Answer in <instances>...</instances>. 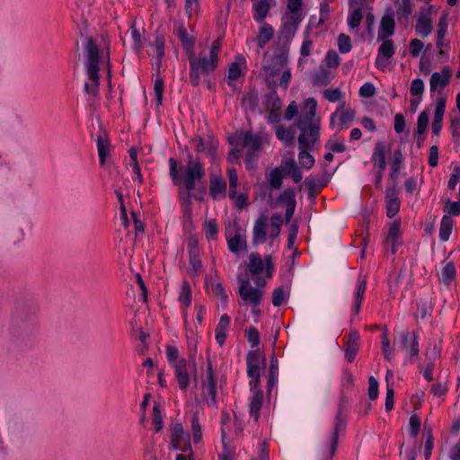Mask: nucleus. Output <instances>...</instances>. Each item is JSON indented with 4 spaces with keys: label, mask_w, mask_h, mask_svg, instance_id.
Returning <instances> with one entry per match:
<instances>
[{
    "label": "nucleus",
    "mask_w": 460,
    "mask_h": 460,
    "mask_svg": "<svg viewBox=\"0 0 460 460\" xmlns=\"http://www.w3.org/2000/svg\"><path fill=\"white\" fill-rule=\"evenodd\" d=\"M386 215L394 217L400 209V200L394 188H389L385 193Z\"/></svg>",
    "instance_id": "412c9836"
},
{
    "label": "nucleus",
    "mask_w": 460,
    "mask_h": 460,
    "mask_svg": "<svg viewBox=\"0 0 460 460\" xmlns=\"http://www.w3.org/2000/svg\"><path fill=\"white\" fill-rule=\"evenodd\" d=\"M324 98L331 102H336L342 97V93L340 89H327L324 91Z\"/></svg>",
    "instance_id": "0e129e2a"
},
{
    "label": "nucleus",
    "mask_w": 460,
    "mask_h": 460,
    "mask_svg": "<svg viewBox=\"0 0 460 460\" xmlns=\"http://www.w3.org/2000/svg\"><path fill=\"white\" fill-rule=\"evenodd\" d=\"M301 21V13H290L284 18V26L288 31H295Z\"/></svg>",
    "instance_id": "37998d69"
},
{
    "label": "nucleus",
    "mask_w": 460,
    "mask_h": 460,
    "mask_svg": "<svg viewBox=\"0 0 460 460\" xmlns=\"http://www.w3.org/2000/svg\"><path fill=\"white\" fill-rule=\"evenodd\" d=\"M37 305L31 302L21 303L15 308L13 322L18 328L25 331L37 325Z\"/></svg>",
    "instance_id": "423d86ee"
},
{
    "label": "nucleus",
    "mask_w": 460,
    "mask_h": 460,
    "mask_svg": "<svg viewBox=\"0 0 460 460\" xmlns=\"http://www.w3.org/2000/svg\"><path fill=\"white\" fill-rule=\"evenodd\" d=\"M84 49L86 58L84 66L87 73V81L84 85V92L87 94L95 96L99 91L100 84V63L102 61V51L97 40L93 37L85 36Z\"/></svg>",
    "instance_id": "7ed1b4c3"
},
{
    "label": "nucleus",
    "mask_w": 460,
    "mask_h": 460,
    "mask_svg": "<svg viewBox=\"0 0 460 460\" xmlns=\"http://www.w3.org/2000/svg\"><path fill=\"white\" fill-rule=\"evenodd\" d=\"M394 13H390L383 16L380 22L377 40H385L394 33Z\"/></svg>",
    "instance_id": "6ab92c4d"
},
{
    "label": "nucleus",
    "mask_w": 460,
    "mask_h": 460,
    "mask_svg": "<svg viewBox=\"0 0 460 460\" xmlns=\"http://www.w3.org/2000/svg\"><path fill=\"white\" fill-rule=\"evenodd\" d=\"M230 145L243 144L248 148V151H259L261 147V139L260 136L254 135L251 131L240 132L229 138Z\"/></svg>",
    "instance_id": "1a4fd4ad"
},
{
    "label": "nucleus",
    "mask_w": 460,
    "mask_h": 460,
    "mask_svg": "<svg viewBox=\"0 0 460 460\" xmlns=\"http://www.w3.org/2000/svg\"><path fill=\"white\" fill-rule=\"evenodd\" d=\"M164 81L161 78H156L154 84V92L157 105H161L163 102V93H164Z\"/></svg>",
    "instance_id": "052dcab7"
},
{
    "label": "nucleus",
    "mask_w": 460,
    "mask_h": 460,
    "mask_svg": "<svg viewBox=\"0 0 460 460\" xmlns=\"http://www.w3.org/2000/svg\"><path fill=\"white\" fill-rule=\"evenodd\" d=\"M453 220L449 216H444L442 217L439 228V238L441 241L446 242L449 239L452 233Z\"/></svg>",
    "instance_id": "c9c22d12"
},
{
    "label": "nucleus",
    "mask_w": 460,
    "mask_h": 460,
    "mask_svg": "<svg viewBox=\"0 0 460 460\" xmlns=\"http://www.w3.org/2000/svg\"><path fill=\"white\" fill-rule=\"evenodd\" d=\"M436 357H437V351H436L435 349H433L431 354L427 353V355H426L427 367L423 371V376L428 381H431L432 378H433L432 377V371H433V367H434V359L436 358Z\"/></svg>",
    "instance_id": "09e8293b"
},
{
    "label": "nucleus",
    "mask_w": 460,
    "mask_h": 460,
    "mask_svg": "<svg viewBox=\"0 0 460 460\" xmlns=\"http://www.w3.org/2000/svg\"><path fill=\"white\" fill-rule=\"evenodd\" d=\"M429 124V113L427 111H422L418 117L417 121V133L421 135L426 131V128Z\"/></svg>",
    "instance_id": "bf43d9fd"
},
{
    "label": "nucleus",
    "mask_w": 460,
    "mask_h": 460,
    "mask_svg": "<svg viewBox=\"0 0 460 460\" xmlns=\"http://www.w3.org/2000/svg\"><path fill=\"white\" fill-rule=\"evenodd\" d=\"M339 116L341 128L339 130L342 129L343 127H348L355 118V111L351 108L345 109V103L342 102L340 104L337 111L332 114L331 116V125L334 124L336 117Z\"/></svg>",
    "instance_id": "f3484780"
},
{
    "label": "nucleus",
    "mask_w": 460,
    "mask_h": 460,
    "mask_svg": "<svg viewBox=\"0 0 460 460\" xmlns=\"http://www.w3.org/2000/svg\"><path fill=\"white\" fill-rule=\"evenodd\" d=\"M337 43H338L339 51L341 53L345 54L351 50L352 46H351V41H350L349 36H348L344 33H341L338 36Z\"/></svg>",
    "instance_id": "603ef678"
},
{
    "label": "nucleus",
    "mask_w": 460,
    "mask_h": 460,
    "mask_svg": "<svg viewBox=\"0 0 460 460\" xmlns=\"http://www.w3.org/2000/svg\"><path fill=\"white\" fill-rule=\"evenodd\" d=\"M165 353L166 358L171 367H173L174 364L180 363L181 360H186L185 358L179 357V350L174 346H167Z\"/></svg>",
    "instance_id": "3c124183"
},
{
    "label": "nucleus",
    "mask_w": 460,
    "mask_h": 460,
    "mask_svg": "<svg viewBox=\"0 0 460 460\" xmlns=\"http://www.w3.org/2000/svg\"><path fill=\"white\" fill-rule=\"evenodd\" d=\"M287 299V292L282 287L276 288L272 294V304L274 306L281 305Z\"/></svg>",
    "instance_id": "4d7b16f0"
},
{
    "label": "nucleus",
    "mask_w": 460,
    "mask_h": 460,
    "mask_svg": "<svg viewBox=\"0 0 460 460\" xmlns=\"http://www.w3.org/2000/svg\"><path fill=\"white\" fill-rule=\"evenodd\" d=\"M204 232L207 239L214 240L217 238L218 228L216 219H208L204 223Z\"/></svg>",
    "instance_id": "de8ad7c7"
},
{
    "label": "nucleus",
    "mask_w": 460,
    "mask_h": 460,
    "mask_svg": "<svg viewBox=\"0 0 460 460\" xmlns=\"http://www.w3.org/2000/svg\"><path fill=\"white\" fill-rule=\"evenodd\" d=\"M451 77L452 71L449 67H444L441 73H433L429 80L430 92H438L441 95L444 88L449 84Z\"/></svg>",
    "instance_id": "ddd939ff"
},
{
    "label": "nucleus",
    "mask_w": 460,
    "mask_h": 460,
    "mask_svg": "<svg viewBox=\"0 0 460 460\" xmlns=\"http://www.w3.org/2000/svg\"><path fill=\"white\" fill-rule=\"evenodd\" d=\"M217 379L213 373L211 363H208L206 377L202 383V393L207 400V404L210 408H217Z\"/></svg>",
    "instance_id": "6e6552de"
},
{
    "label": "nucleus",
    "mask_w": 460,
    "mask_h": 460,
    "mask_svg": "<svg viewBox=\"0 0 460 460\" xmlns=\"http://www.w3.org/2000/svg\"><path fill=\"white\" fill-rule=\"evenodd\" d=\"M272 262L270 256H267L265 261L257 252H252L249 256L248 270L252 277L253 281L258 287H264L266 279L271 277Z\"/></svg>",
    "instance_id": "39448f33"
},
{
    "label": "nucleus",
    "mask_w": 460,
    "mask_h": 460,
    "mask_svg": "<svg viewBox=\"0 0 460 460\" xmlns=\"http://www.w3.org/2000/svg\"><path fill=\"white\" fill-rule=\"evenodd\" d=\"M263 403V394L262 392H256L255 394H252L250 402V415L255 421H258L260 418V411Z\"/></svg>",
    "instance_id": "2f4dec72"
},
{
    "label": "nucleus",
    "mask_w": 460,
    "mask_h": 460,
    "mask_svg": "<svg viewBox=\"0 0 460 460\" xmlns=\"http://www.w3.org/2000/svg\"><path fill=\"white\" fill-rule=\"evenodd\" d=\"M399 236L400 223L395 221L391 225L385 240L387 245L391 246V250L394 253L396 252L397 249Z\"/></svg>",
    "instance_id": "72a5a7b5"
},
{
    "label": "nucleus",
    "mask_w": 460,
    "mask_h": 460,
    "mask_svg": "<svg viewBox=\"0 0 460 460\" xmlns=\"http://www.w3.org/2000/svg\"><path fill=\"white\" fill-rule=\"evenodd\" d=\"M456 273V270L455 265L452 262L447 263L441 271L440 281L444 285H450L451 282L455 279Z\"/></svg>",
    "instance_id": "4c0bfd02"
},
{
    "label": "nucleus",
    "mask_w": 460,
    "mask_h": 460,
    "mask_svg": "<svg viewBox=\"0 0 460 460\" xmlns=\"http://www.w3.org/2000/svg\"><path fill=\"white\" fill-rule=\"evenodd\" d=\"M398 344L403 349L407 356L411 359L419 355V343L414 332L408 331L402 332L398 335Z\"/></svg>",
    "instance_id": "9d476101"
},
{
    "label": "nucleus",
    "mask_w": 460,
    "mask_h": 460,
    "mask_svg": "<svg viewBox=\"0 0 460 460\" xmlns=\"http://www.w3.org/2000/svg\"><path fill=\"white\" fill-rule=\"evenodd\" d=\"M262 287H252L247 279H239L238 294L246 305H250L253 309L262 301Z\"/></svg>",
    "instance_id": "0eeeda50"
},
{
    "label": "nucleus",
    "mask_w": 460,
    "mask_h": 460,
    "mask_svg": "<svg viewBox=\"0 0 460 460\" xmlns=\"http://www.w3.org/2000/svg\"><path fill=\"white\" fill-rule=\"evenodd\" d=\"M411 13V0H401L397 10V18L399 21H407L410 14Z\"/></svg>",
    "instance_id": "a18cd8bd"
},
{
    "label": "nucleus",
    "mask_w": 460,
    "mask_h": 460,
    "mask_svg": "<svg viewBox=\"0 0 460 460\" xmlns=\"http://www.w3.org/2000/svg\"><path fill=\"white\" fill-rule=\"evenodd\" d=\"M242 75L240 65L238 63H232L228 69V84L231 87H235L234 81L238 79Z\"/></svg>",
    "instance_id": "864d4df0"
},
{
    "label": "nucleus",
    "mask_w": 460,
    "mask_h": 460,
    "mask_svg": "<svg viewBox=\"0 0 460 460\" xmlns=\"http://www.w3.org/2000/svg\"><path fill=\"white\" fill-rule=\"evenodd\" d=\"M268 228V217L265 214H261L260 217L255 221L252 229V243L253 244L262 243L266 241L267 238V230Z\"/></svg>",
    "instance_id": "dca6fc26"
},
{
    "label": "nucleus",
    "mask_w": 460,
    "mask_h": 460,
    "mask_svg": "<svg viewBox=\"0 0 460 460\" xmlns=\"http://www.w3.org/2000/svg\"><path fill=\"white\" fill-rule=\"evenodd\" d=\"M367 280L365 279H358L357 282V288L354 293V306L353 313L358 314L360 311L361 302L364 297V294L366 291Z\"/></svg>",
    "instance_id": "7c9ffc66"
},
{
    "label": "nucleus",
    "mask_w": 460,
    "mask_h": 460,
    "mask_svg": "<svg viewBox=\"0 0 460 460\" xmlns=\"http://www.w3.org/2000/svg\"><path fill=\"white\" fill-rule=\"evenodd\" d=\"M269 382L268 386L269 388H271L274 386L278 380V373L279 368L277 365V360L271 359L270 366V371H269Z\"/></svg>",
    "instance_id": "13d9d810"
},
{
    "label": "nucleus",
    "mask_w": 460,
    "mask_h": 460,
    "mask_svg": "<svg viewBox=\"0 0 460 460\" xmlns=\"http://www.w3.org/2000/svg\"><path fill=\"white\" fill-rule=\"evenodd\" d=\"M295 134V126H291L288 128L283 126H278L276 128V137L279 141L283 142L286 146L293 145Z\"/></svg>",
    "instance_id": "a878e982"
},
{
    "label": "nucleus",
    "mask_w": 460,
    "mask_h": 460,
    "mask_svg": "<svg viewBox=\"0 0 460 460\" xmlns=\"http://www.w3.org/2000/svg\"><path fill=\"white\" fill-rule=\"evenodd\" d=\"M363 4H359V1L358 0L356 4H354L353 6H350V11L348 17V25L350 29H357L362 19L363 14L360 6Z\"/></svg>",
    "instance_id": "c85d7f7f"
},
{
    "label": "nucleus",
    "mask_w": 460,
    "mask_h": 460,
    "mask_svg": "<svg viewBox=\"0 0 460 460\" xmlns=\"http://www.w3.org/2000/svg\"><path fill=\"white\" fill-rule=\"evenodd\" d=\"M445 211L448 214L447 216H457L460 214V202L447 201L445 206Z\"/></svg>",
    "instance_id": "338daca9"
},
{
    "label": "nucleus",
    "mask_w": 460,
    "mask_h": 460,
    "mask_svg": "<svg viewBox=\"0 0 460 460\" xmlns=\"http://www.w3.org/2000/svg\"><path fill=\"white\" fill-rule=\"evenodd\" d=\"M273 0H252V8L254 11L253 19L257 22H264L268 15L270 4Z\"/></svg>",
    "instance_id": "5701e85b"
},
{
    "label": "nucleus",
    "mask_w": 460,
    "mask_h": 460,
    "mask_svg": "<svg viewBox=\"0 0 460 460\" xmlns=\"http://www.w3.org/2000/svg\"><path fill=\"white\" fill-rule=\"evenodd\" d=\"M345 427H346V420L341 415V413H339L335 420L334 430L332 432V438L330 440V445H329L328 448L326 449L327 452L323 453V456L326 458H332L334 456V454L336 452V448L338 447L339 434L341 431L345 429Z\"/></svg>",
    "instance_id": "2eb2a0df"
},
{
    "label": "nucleus",
    "mask_w": 460,
    "mask_h": 460,
    "mask_svg": "<svg viewBox=\"0 0 460 460\" xmlns=\"http://www.w3.org/2000/svg\"><path fill=\"white\" fill-rule=\"evenodd\" d=\"M208 288L212 292L214 296L218 297L221 302L226 305L227 301V294L223 288L222 284L216 281H210L207 283Z\"/></svg>",
    "instance_id": "58836bf2"
},
{
    "label": "nucleus",
    "mask_w": 460,
    "mask_h": 460,
    "mask_svg": "<svg viewBox=\"0 0 460 460\" xmlns=\"http://www.w3.org/2000/svg\"><path fill=\"white\" fill-rule=\"evenodd\" d=\"M286 63L287 57L283 54L271 58V64L265 66L268 75L275 76L286 66Z\"/></svg>",
    "instance_id": "c756f323"
},
{
    "label": "nucleus",
    "mask_w": 460,
    "mask_h": 460,
    "mask_svg": "<svg viewBox=\"0 0 460 460\" xmlns=\"http://www.w3.org/2000/svg\"><path fill=\"white\" fill-rule=\"evenodd\" d=\"M227 172L229 178V197L234 199L236 196V188L238 183L237 172L234 168H229Z\"/></svg>",
    "instance_id": "8fccbe9b"
},
{
    "label": "nucleus",
    "mask_w": 460,
    "mask_h": 460,
    "mask_svg": "<svg viewBox=\"0 0 460 460\" xmlns=\"http://www.w3.org/2000/svg\"><path fill=\"white\" fill-rule=\"evenodd\" d=\"M164 55V40L163 38H156L153 45V57L155 58L154 66L158 72L162 65V60Z\"/></svg>",
    "instance_id": "473e14b6"
},
{
    "label": "nucleus",
    "mask_w": 460,
    "mask_h": 460,
    "mask_svg": "<svg viewBox=\"0 0 460 460\" xmlns=\"http://www.w3.org/2000/svg\"><path fill=\"white\" fill-rule=\"evenodd\" d=\"M383 43L378 49V54L376 58V66L380 70H385L388 65L387 60L391 58L395 52V48L392 40H382Z\"/></svg>",
    "instance_id": "4468645a"
},
{
    "label": "nucleus",
    "mask_w": 460,
    "mask_h": 460,
    "mask_svg": "<svg viewBox=\"0 0 460 460\" xmlns=\"http://www.w3.org/2000/svg\"><path fill=\"white\" fill-rule=\"evenodd\" d=\"M431 12H432V5L422 8L420 10V15L418 17L416 26H415V31L416 34L425 38L428 35L430 34L432 31V17H431Z\"/></svg>",
    "instance_id": "9b49d317"
},
{
    "label": "nucleus",
    "mask_w": 460,
    "mask_h": 460,
    "mask_svg": "<svg viewBox=\"0 0 460 460\" xmlns=\"http://www.w3.org/2000/svg\"><path fill=\"white\" fill-rule=\"evenodd\" d=\"M261 25L260 27L259 34L255 40L257 41V45L259 49L264 48V46L271 40L273 36V28L267 22H261Z\"/></svg>",
    "instance_id": "393cba45"
},
{
    "label": "nucleus",
    "mask_w": 460,
    "mask_h": 460,
    "mask_svg": "<svg viewBox=\"0 0 460 460\" xmlns=\"http://www.w3.org/2000/svg\"><path fill=\"white\" fill-rule=\"evenodd\" d=\"M279 201L288 206H296L295 192L291 189L284 190L279 196Z\"/></svg>",
    "instance_id": "6e6d98bb"
},
{
    "label": "nucleus",
    "mask_w": 460,
    "mask_h": 460,
    "mask_svg": "<svg viewBox=\"0 0 460 460\" xmlns=\"http://www.w3.org/2000/svg\"><path fill=\"white\" fill-rule=\"evenodd\" d=\"M227 246L230 252L238 254L241 251L246 250V238L243 234L237 233L227 240Z\"/></svg>",
    "instance_id": "cd10ccee"
},
{
    "label": "nucleus",
    "mask_w": 460,
    "mask_h": 460,
    "mask_svg": "<svg viewBox=\"0 0 460 460\" xmlns=\"http://www.w3.org/2000/svg\"><path fill=\"white\" fill-rule=\"evenodd\" d=\"M191 431H192V439L194 444H198L201 441L202 438V431L201 426L199 421L198 413L195 412L192 416L191 420Z\"/></svg>",
    "instance_id": "49530a36"
},
{
    "label": "nucleus",
    "mask_w": 460,
    "mask_h": 460,
    "mask_svg": "<svg viewBox=\"0 0 460 460\" xmlns=\"http://www.w3.org/2000/svg\"><path fill=\"white\" fill-rule=\"evenodd\" d=\"M96 142H97V150H98L100 163L102 164H104L105 161H106V157L109 155L110 143L104 135L99 136L97 137Z\"/></svg>",
    "instance_id": "e433bc0d"
},
{
    "label": "nucleus",
    "mask_w": 460,
    "mask_h": 460,
    "mask_svg": "<svg viewBox=\"0 0 460 460\" xmlns=\"http://www.w3.org/2000/svg\"><path fill=\"white\" fill-rule=\"evenodd\" d=\"M283 223L282 217L279 214H275L270 217V238H276L279 236L280 233V226Z\"/></svg>",
    "instance_id": "c03bdc74"
},
{
    "label": "nucleus",
    "mask_w": 460,
    "mask_h": 460,
    "mask_svg": "<svg viewBox=\"0 0 460 460\" xmlns=\"http://www.w3.org/2000/svg\"><path fill=\"white\" fill-rule=\"evenodd\" d=\"M172 367L173 368L174 376L181 390H186L190 385V375L187 368V361L181 360L180 363L174 364Z\"/></svg>",
    "instance_id": "a211bd4d"
},
{
    "label": "nucleus",
    "mask_w": 460,
    "mask_h": 460,
    "mask_svg": "<svg viewBox=\"0 0 460 460\" xmlns=\"http://www.w3.org/2000/svg\"><path fill=\"white\" fill-rule=\"evenodd\" d=\"M246 337L252 347L258 346L260 342V335L255 327H250L246 330Z\"/></svg>",
    "instance_id": "69168bd1"
},
{
    "label": "nucleus",
    "mask_w": 460,
    "mask_h": 460,
    "mask_svg": "<svg viewBox=\"0 0 460 460\" xmlns=\"http://www.w3.org/2000/svg\"><path fill=\"white\" fill-rule=\"evenodd\" d=\"M190 144L194 146L197 153H204L208 156L213 157L218 146L217 141L211 136L201 137L199 136L192 138Z\"/></svg>",
    "instance_id": "f8f14e48"
},
{
    "label": "nucleus",
    "mask_w": 460,
    "mask_h": 460,
    "mask_svg": "<svg viewBox=\"0 0 460 460\" xmlns=\"http://www.w3.org/2000/svg\"><path fill=\"white\" fill-rule=\"evenodd\" d=\"M176 33H177V36L179 37V39L181 40L182 45L184 48L186 49H190L192 48L193 46V39L192 37H190L187 31H186V28L184 27V24L183 22H180L178 25H177V28H176Z\"/></svg>",
    "instance_id": "79ce46f5"
},
{
    "label": "nucleus",
    "mask_w": 460,
    "mask_h": 460,
    "mask_svg": "<svg viewBox=\"0 0 460 460\" xmlns=\"http://www.w3.org/2000/svg\"><path fill=\"white\" fill-rule=\"evenodd\" d=\"M452 138L456 143H460V120L454 119L451 121Z\"/></svg>",
    "instance_id": "774afa93"
},
{
    "label": "nucleus",
    "mask_w": 460,
    "mask_h": 460,
    "mask_svg": "<svg viewBox=\"0 0 460 460\" xmlns=\"http://www.w3.org/2000/svg\"><path fill=\"white\" fill-rule=\"evenodd\" d=\"M189 254H190V263L191 271H192V272H190V274L192 276H195L200 270V269L202 267V263L199 258V253H196L195 248L192 251H190Z\"/></svg>",
    "instance_id": "5fc2aeb1"
},
{
    "label": "nucleus",
    "mask_w": 460,
    "mask_h": 460,
    "mask_svg": "<svg viewBox=\"0 0 460 460\" xmlns=\"http://www.w3.org/2000/svg\"><path fill=\"white\" fill-rule=\"evenodd\" d=\"M387 146L384 142H376L372 155V162L374 165L379 169L380 172H384L386 168L385 153Z\"/></svg>",
    "instance_id": "aec40b11"
},
{
    "label": "nucleus",
    "mask_w": 460,
    "mask_h": 460,
    "mask_svg": "<svg viewBox=\"0 0 460 460\" xmlns=\"http://www.w3.org/2000/svg\"><path fill=\"white\" fill-rule=\"evenodd\" d=\"M359 341V334L358 332L354 331L349 334L346 348H345V357L348 361L352 362L358 350Z\"/></svg>",
    "instance_id": "4be33fe9"
},
{
    "label": "nucleus",
    "mask_w": 460,
    "mask_h": 460,
    "mask_svg": "<svg viewBox=\"0 0 460 460\" xmlns=\"http://www.w3.org/2000/svg\"><path fill=\"white\" fill-rule=\"evenodd\" d=\"M170 176L174 184H183L179 189V196L182 201L184 214L190 217L191 215V199L194 197L193 190L205 177V167L199 157L188 155L187 164L181 169V175L177 169V163L173 158L169 159Z\"/></svg>",
    "instance_id": "f257e3e1"
},
{
    "label": "nucleus",
    "mask_w": 460,
    "mask_h": 460,
    "mask_svg": "<svg viewBox=\"0 0 460 460\" xmlns=\"http://www.w3.org/2000/svg\"><path fill=\"white\" fill-rule=\"evenodd\" d=\"M325 64L328 67H337L340 64L339 55L334 50H330L325 56Z\"/></svg>",
    "instance_id": "680f3d73"
},
{
    "label": "nucleus",
    "mask_w": 460,
    "mask_h": 460,
    "mask_svg": "<svg viewBox=\"0 0 460 460\" xmlns=\"http://www.w3.org/2000/svg\"><path fill=\"white\" fill-rule=\"evenodd\" d=\"M270 184L273 189H279L282 184V175L281 172L275 169L270 174Z\"/></svg>",
    "instance_id": "e2e57ef3"
},
{
    "label": "nucleus",
    "mask_w": 460,
    "mask_h": 460,
    "mask_svg": "<svg viewBox=\"0 0 460 460\" xmlns=\"http://www.w3.org/2000/svg\"><path fill=\"white\" fill-rule=\"evenodd\" d=\"M170 430H171V439H172L173 447L176 449H180L183 452L190 451V454H192L190 447H183V448L181 447V442L182 441L183 436H184V430H183L182 425L181 423H174L171 426Z\"/></svg>",
    "instance_id": "b1692460"
},
{
    "label": "nucleus",
    "mask_w": 460,
    "mask_h": 460,
    "mask_svg": "<svg viewBox=\"0 0 460 460\" xmlns=\"http://www.w3.org/2000/svg\"><path fill=\"white\" fill-rule=\"evenodd\" d=\"M312 150L311 148H299L298 160L305 169H310L314 164V159L309 153Z\"/></svg>",
    "instance_id": "a19ab883"
},
{
    "label": "nucleus",
    "mask_w": 460,
    "mask_h": 460,
    "mask_svg": "<svg viewBox=\"0 0 460 460\" xmlns=\"http://www.w3.org/2000/svg\"><path fill=\"white\" fill-rule=\"evenodd\" d=\"M230 324V317L227 314H223L216 327V340L217 343L222 346L226 338V331Z\"/></svg>",
    "instance_id": "bb28decb"
},
{
    "label": "nucleus",
    "mask_w": 460,
    "mask_h": 460,
    "mask_svg": "<svg viewBox=\"0 0 460 460\" xmlns=\"http://www.w3.org/2000/svg\"><path fill=\"white\" fill-rule=\"evenodd\" d=\"M317 102L314 98L305 101L295 126L300 130L298 148L314 149L320 136V119L316 118Z\"/></svg>",
    "instance_id": "f03ea898"
},
{
    "label": "nucleus",
    "mask_w": 460,
    "mask_h": 460,
    "mask_svg": "<svg viewBox=\"0 0 460 460\" xmlns=\"http://www.w3.org/2000/svg\"><path fill=\"white\" fill-rule=\"evenodd\" d=\"M226 185L221 178H214L210 181L209 191L213 199L226 192Z\"/></svg>",
    "instance_id": "ea45409f"
},
{
    "label": "nucleus",
    "mask_w": 460,
    "mask_h": 460,
    "mask_svg": "<svg viewBox=\"0 0 460 460\" xmlns=\"http://www.w3.org/2000/svg\"><path fill=\"white\" fill-rule=\"evenodd\" d=\"M221 47L219 39L213 41L209 53L199 56L190 55V82L193 86H198L201 80L208 77L217 66L218 53Z\"/></svg>",
    "instance_id": "20e7f679"
},
{
    "label": "nucleus",
    "mask_w": 460,
    "mask_h": 460,
    "mask_svg": "<svg viewBox=\"0 0 460 460\" xmlns=\"http://www.w3.org/2000/svg\"><path fill=\"white\" fill-rule=\"evenodd\" d=\"M178 300L183 307V314L186 316V309L191 303V289L187 281H183L182 283Z\"/></svg>",
    "instance_id": "f704fd0d"
}]
</instances>
